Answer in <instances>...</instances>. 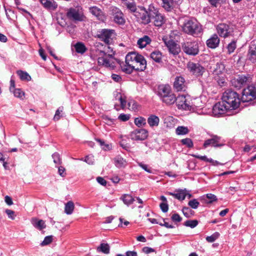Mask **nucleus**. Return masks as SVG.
<instances>
[{"mask_svg": "<svg viewBox=\"0 0 256 256\" xmlns=\"http://www.w3.org/2000/svg\"><path fill=\"white\" fill-rule=\"evenodd\" d=\"M14 93V96L21 100L24 98V92L20 88H15L11 91Z\"/></svg>", "mask_w": 256, "mask_h": 256, "instance_id": "37998d69", "label": "nucleus"}, {"mask_svg": "<svg viewBox=\"0 0 256 256\" xmlns=\"http://www.w3.org/2000/svg\"><path fill=\"white\" fill-rule=\"evenodd\" d=\"M182 50L187 54L196 56L199 52L198 44L196 41L184 42L182 44Z\"/></svg>", "mask_w": 256, "mask_h": 256, "instance_id": "39448f33", "label": "nucleus"}, {"mask_svg": "<svg viewBox=\"0 0 256 256\" xmlns=\"http://www.w3.org/2000/svg\"><path fill=\"white\" fill-rule=\"evenodd\" d=\"M142 251L144 252L145 254H148L150 252H154L155 250H154V249L152 248H149L148 246H145L142 248Z\"/></svg>", "mask_w": 256, "mask_h": 256, "instance_id": "69168bd1", "label": "nucleus"}, {"mask_svg": "<svg viewBox=\"0 0 256 256\" xmlns=\"http://www.w3.org/2000/svg\"><path fill=\"white\" fill-rule=\"evenodd\" d=\"M32 226L37 230L42 231L44 229L46 226L45 222L42 220H39L36 218H32L30 220Z\"/></svg>", "mask_w": 256, "mask_h": 256, "instance_id": "5701e85b", "label": "nucleus"}, {"mask_svg": "<svg viewBox=\"0 0 256 256\" xmlns=\"http://www.w3.org/2000/svg\"><path fill=\"white\" fill-rule=\"evenodd\" d=\"M198 224V221L194 220H188L184 222V225L191 228H195Z\"/></svg>", "mask_w": 256, "mask_h": 256, "instance_id": "de8ad7c7", "label": "nucleus"}, {"mask_svg": "<svg viewBox=\"0 0 256 256\" xmlns=\"http://www.w3.org/2000/svg\"><path fill=\"white\" fill-rule=\"evenodd\" d=\"M172 220L174 222H180L182 220V218L178 214H174L172 216Z\"/></svg>", "mask_w": 256, "mask_h": 256, "instance_id": "e2e57ef3", "label": "nucleus"}, {"mask_svg": "<svg viewBox=\"0 0 256 256\" xmlns=\"http://www.w3.org/2000/svg\"><path fill=\"white\" fill-rule=\"evenodd\" d=\"M134 124L138 127L142 126L146 124V120L142 117L136 118Z\"/></svg>", "mask_w": 256, "mask_h": 256, "instance_id": "49530a36", "label": "nucleus"}, {"mask_svg": "<svg viewBox=\"0 0 256 256\" xmlns=\"http://www.w3.org/2000/svg\"><path fill=\"white\" fill-rule=\"evenodd\" d=\"M216 30L220 37L226 38L232 35L234 28L230 24L222 23L217 26Z\"/></svg>", "mask_w": 256, "mask_h": 256, "instance_id": "0eeeda50", "label": "nucleus"}, {"mask_svg": "<svg viewBox=\"0 0 256 256\" xmlns=\"http://www.w3.org/2000/svg\"><path fill=\"white\" fill-rule=\"evenodd\" d=\"M166 194L170 196H172L175 198H176L180 200H183L186 198L187 194H188V191L186 189H179L176 190L175 192H167Z\"/></svg>", "mask_w": 256, "mask_h": 256, "instance_id": "412c9836", "label": "nucleus"}, {"mask_svg": "<svg viewBox=\"0 0 256 256\" xmlns=\"http://www.w3.org/2000/svg\"><path fill=\"white\" fill-rule=\"evenodd\" d=\"M148 132L145 129H138L132 132L130 134V137L132 140H142L146 138Z\"/></svg>", "mask_w": 256, "mask_h": 256, "instance_id": "2eb2a0df", "label": "nucleus"}, {"mask_svg": "<svg viewBox=\"0 0 256 256\" xmlns=\"http://www.w3.org/2000/svg\"><path fill=\"white\" fill-rule=\"evenodd\" d=\"M97 250L108 254L110 252V246L108 244L102 243L100 246L98 247Z\"/></svg>", "mask_w": 256, "mask_h": 256, "instance_id": "a19ab883", "label": "nucleus"}, {"mask_svg": "<svg viewBox=\"0 0 256 256\" xmlns=\"http://www.w3.org/2000/svg\"><path fill=\"white\" fill-rule=\"evenodd\" d=\"M90 11L99 20L104 21L106 18L105 14L103 13L102 10L97 6H92L90 8Z\"/></svg>", "mask_w": 256, "mask_h": 256, "instance_id": "b1692460", "label": "nucleus"}, {"mask_svg": "<svg viewBox=\"0 0 256 256\" xmlns=\"http://www.w3.org/2000/svg\"><path fill=\"white\" fill-rule=\"evenodd\" d=\"M53 161L56 164L60 165L62 163V160L59 154L55 152L52 155Z\"/></svg>", "mask_w": 256, "mask_h": 256, "instance_id": "603ef678", "label": "nucleus"}, {"mask_svg": "<svg viewBox=\"0 0 256 256\" xmlns=\"http://www.w3.org/2000/svg\"><path fill=\"white\" fill-rule=\"evenodd\" d=\"M183 30L186 33L195 36L201 32L202 28L196 22L190 20L185 23Z\"/></svg>", "mask_w": 256, "mask_h": 256, "instance_id": "423d86ee", "label": "nucleus"}, {"mask_svg": "<svg viewBox=\"0 0 256 256\" xmlns=\"http://www.w3.org/2000/svg\"><path fill=\"white\" fill-rule=\"evenodd\" d=\"M42 4L46 9L56 8V5L54 2H52L48 0H39Z\"/></svg>", "mask_w": 256, "mask_h": 256, "instance_id": "c9c22d12", "label": "nucleus"}, {"mask_svg": "<svg viewBox=\"0 0 256 256\" xmlns=\"http://www.w3.org/2000/svg\"><path fill=\"white\" fill-rule=\"evenodd\" d=\"M174 88L178 92L185 91L186 88L184 78L181 76H176L174 82Z\"/></svg>", "mask_w": 256, "mask_h": 256, "instance_id": "a211bd4d", "label": "nucleus"}, {"mask_svg": "<svg viewBox=\"0 0 256 256\" xmlns=\"http://www.w3.org/2000/svg\"><path fill=\"white\" fill-rule=\"evenodd\" d=\"M188 206L192 208L196 209L200 205V202L196 199H193L189 201Z\"/></svg>", "mask_w": 256, "mask_h": 256, "instance_id": "864d4df0", "label": "nucleus"}, {"mask_svg": "<svg viewBox=\"0 0 256 256\" xmlns=\"http://www.w3.org/2000/svg\"><path fill=\"white\" fill-rule=\"evenodd\" d=\"M74 48L76 49V50L77 52L80 53V54H84L86 52L87 48H86L84 44L81 42H78L74 45Z\"/></svg>", "mask_w": 256, "mask_h": 256, "instance_id": "58836bf2", "label": "nucleus"}, {"mask_svg": "<svg viewBox=\"0 0 256 256\" xmlns=\"http://www.w3.org/2000/svg\"><path fill=\"white\" fill-rule=\"evenodd\" d=\"M97 36L102 41L109 44L112 42L114 30L103 29L101 31L98 32Z\"/></svg>", "mask_w": 256, "mask_h": 256, "instance_id": "9d476101", "label": "nucleus"}, {"mask_svg": "<svg viewBox=\"0 0 256 256\" xmlns=\"http://www.w3.org/2000/svg\"><path fill=\"white\" fill-rule=\"evenodd\" d=\"M128 108L130 110L136 111L138 108V104L134 100H131L128 103Z\"/></svg>", "mask_w": 256, "mask_h": 256, "instance_id": "a18cd8bd", "label": "nucleus"}, {"mask_svg": "<svg viewBox=\"0 0 256 256\" xmlns=\"http://www.w3.org/2000/svg\"><path fill=\"white\" fill-rule=\"evenodd\" d=\"M111 78L116 82H120L122 80V77L120 75L116 74H112Z\"/></svg>", "mask_w": 256, "mask_h": 256, "instance_id": "680f3d73", "label": "nucleus"}, {"mask_svg": "<svg viewBox=\"0 0 256 256\" xmlns=\"http://www.w3.org/2000/svg\"><path fill=\"white\" fill-rule=\"evenodd\" d=\"M84 160L89 164H92L94 163V158L92 156H86Z\"/></svg>", "mask_w": 256, "mask_h": 256, "instance_id": "13d9d810", "label": "nucleus"}, {"mask_svg": "<svg viewBox=\"0 0 256 256\" xmlns=\"http://www.w3.org/2000/svg\"><path fill=\"white\" fill-rule=\"evenodd\" d=\"M114 160L116 166L118 168L125 167L126 166V161L122 157L117 156Z\"/></svg>", "mask_w": 256, "mask_h": 256, "instance_id": "e433bc0d", "label": "nucleus"}, {"mask_svg": "<svg viewBox=\"0 0 256 256\" xmlns=\"http://www.w3.org/2000/svg\"><path fill=\"white\" fill-rule=\"evenodd\" d=\"M63 108H59L56 111L55 115L54 118V120H58L61 117L60 113L62 112Z\"/></svg>", "mask_w": 256, "mask_h": 256, "instance_id": "4d7b16f0", "label": "nucleus"}, {"mask_svg": "<svg viewBox=\"0 0 256 256\" xmlns=\"http://www.w3.org/2000/svg\"><path fill=\"white\" fill-rule=\"evenodd\" d=\"M187 68L190 73L197 76H202L204 72V68L198 63L188 62Z\"/></svg>", "mask_w": 256, "mask_h": 256, "instance_id": "f8f14e48", "label": "nucleus"}, {"mask_svg": "<svg viewBox=\"0 0 256 256\" xmlns=\"http://www.w3.org/2000/svg\"><path fill=\"white\" fill-rule=\"evenodd\" d=\"M160 119L158 116L155 115L150 116L148 119V122L150 126H158Z\"/></svg>", "mask_w": 256, "mask_h": 256, "instance_id": "473e14b6", "label": "nucleus"}, {"mask_svg": "<svg viewBox=\"0 0 256 256\" xmlns=\"http://www.w3.org/2000/svg\"><path fill=\"white\" fill-rule=\"evenodd\" d=\"M151 42V39L148 36H144L142 38H140L137 42V44L140 48H144Z\"/></svg>", "mask_w": 256, "mask_h": 256, "instance_id": "c85d7f7f", "label": "nucleus"}, {"mask_svg": "<svg viewBox=\"0 0 256 256\" xmlns=\"http://www.w3.org/2000/svg\"><path fill=\"white\" fill-rule=\"evenodd\" d=\"M99 65L103 66L110 69H114L116 64H118L122 70L127 74L135 71H144L146 68V61L141 54L136 52H130L126 56L125 62L114 58L112 54H105L103 57L98 58Z\"/></svg>", "mask_w": 256, "mask_h": 256, "instance_id": "f257e3e1", "label": "nucleus"}, {"mask_svg": "<svg viewBox=\"0 0 256 256\" xmlns=\"http://www.w3.org/2000/svg\"><path fill=\"white\" fill-rule=\"evenodd\" d=\"M97 182L102 186H106V181L102 177H98L96 178Z\"/></svg>", "mask_w": 256, "mask_h": 256, "instance_id": "774afa93", "label": "nucleus"}, {"mask_svg": "<svg viewBox=\"0 0 256 256\" xmlns=\"http://www.w3.org/2000/svg\"><path fill=\"white\" fill-rule=\"evenodd\" d=\"M226 69L224 64L220 62L216 64L213 72L214 74L219 76L224 73Z\"/></svg>", "mask_w": 256, "mask_h": 256, "instance_id": "c756f323", "label": "nucleus"}, {"mask_svg": "<svg viewBox=\"0 0 256 256\" xmlns=\"http://www.w3.org/2000/svg\"><path fill=\"white\" fill-rule=\"evenodd\" d=\"M181 142L182 144L186 145L187 147L191 148L193 146L194 144L192 140L190 138H186L182 139Z\"/></svg>", "mask_w": 256, "mask_h": 256, "instance_id": "8fccbe9b", "label": "nucleus"}, {"mask_svg": "<svg viewBox=\"0 0 256 256\" xmlns=\"http://www.w3.org/2000/svg\"><path fill=\"white\" fill-rule=\"evenodd\" d=\"M16 73L20 76V79L22 80L29 81L31 80L30 76L26 72L18 70L16 72Z\"/></svg>", "mask_w": 256, "mask_h": 256, "instance_id": "4c0bfd02", "label": "nucleus"}, {"mask_svg": "<svg viewBox=\"0 0 256 256\" xmlns=\"http://www.w3.org/2000/svg\"><path fill=\"white\" fill-rule=\"evenodd\" d=\"M160 208L164 212H168V206L167 202H162L160 204Z\"/></svg>", "mask_w": 256, "mask_h": 256, "instance_id": "052dcab7", "label": "nucleus"}, {"mask_svg": "<svg viewBox=\"0 0 256 256\" xmlns=\"http://www.w3.org/2000/svg\"><path fill=\"white\" fill-rule=\"evenodd\" d=\"M118 118L122 121L126 122L129 120L130 116L124 114H122L119 116Z\"/></svg>", "mask_w": 256, "mask_h": 256, "instance_id": "0e129e2a", "label": "nucleus"}, {"mask_svg": "<svg viewBox=\"0 0 256 256\" xmlns=\"http://www.w3.org/2000/svg\"><path fill=\"white\" fill-rule=\"evenodd\" d=\"M222 100L230 110L236 109L240 104L238 94L231 90H228L223 93Z\"/></svg>", "mask_w": 256, "mask_h": 256, "instance_id": "f03ea898", "label": "nucleus"}, {"mask_svg": "<svg viewBox=\"0 0 256 256\" xmlns=\"http://www.w3.org/2000/svg\"><path fill=\"white\" fill-rule=\"evenodd\" d=\"M66 169L63 166H59L58 169V172L59 174L62 176L64 177L66 175V173L65 172Z\"/></svg>", "mask_w": 256, "mask_h": 256, "instance_id": "338daca9", "label": "nucleus"}, {"mask_svg": "<svg viewBox=\"0 0 256 256\" xmlns=\"http://www.w3.org/2000/svg\"><path fill=\"white\" fill-rule=\"evenodd\" d=\"M220 236V234L218 232H216L210 236H208L206 238V240L209 242H214Z\"/></svg>", "mask_w": 256, "mask_h": 256, "instance_id": "3c124183", "label": "nucleus"}, {"mask_svg": "<svg viewBox=\"0 0 256 256\" xmlns=\"http://www.w3.org/2000/svg\"><path fill=\"white\" fill-rule=\"evenodd\" d=\"M5 212L8 215V218L10 220H14L15 219L16 215L15 214V212L14 210L10 209H6L5 210Z\"/></svg>", "mask_w": 256, "mask_h": 256, "instance_id": "5fc2aeb1", "label": "nucleus"}, {"mask_svg": "<svg viewBox=\"0 0 256 256\" xmlns=\"http://www.w3.org/2000/svg\"><path fill=\"white\" fill-rule=\"evenodd\" d=\"M248 59L252 62H256V46L251 44L248 54Z\"/></svg>", "mask_w": 256, "mask_h": 256, "instance_id": "bb28decb", "label": "nucleus"}, {"mask_svg": "<svg viewBox=\"0 0 256 256\" xmlns=\"http://www.w3.org/2000/svg\"><path fill=\"white\" fill-rule=\"evenodd\" d=\"M178 108L183 110H189L190 108V104L188 102L186 97L184 95H180L176 97V101L175 102Z\"/></svg>", "mask_w": 256, "mask_h": 256, "instance_id": "6ab92c4d", "label": "nucleus"}, {"mask_svg": "<svg viewBox=\"0 0 256 256\" xmlns=\"http://www.w3.org/2000/svg\"><path fill=\"white\" fill-rule=\"evenodd\" d=\"M182 212L184 216L186 218H190L194 214V211L188 207L184 208Z\"/></svg>", "mask_w": 256, "mask_h": 256, "instance_id": "09e8293b", "label": "nucleus"}, {"mask_svg": "<svg viewBox=\"0 0 256 256\" xmlns=\"http://www.w3.org/2000/svg\"><path fill=\"white\" fill-rule=\"evenodd\" d=\"M114 100H118L120 104V106H119L118 104H114V108L116 110H120V108H122L123 110L126 108V102L124 96L118 92H115L114 93Z\"/></svg>", "mask_w": 256, "mask_h": 256, "instance_id": "f3484780", "label": "nucleus"}, {"mask_svg": "<svg viewBox=\"0 0 256 256\" xmlns=\"http://www.w3.org/2000/svg\"><path fill=\"white\" fill-rule=\"evenodd\" d=\"M220 44V38L216 34H213L209 39L206 40V45L211 48H215L218 47Z\"/></svg>", "mask_w": 256, "mask_h": 256, "instance_id": "393cba45", "label": "nucleus"}, {"mask_svg": "<svg viewBox=\"0 0 256 256\" xmlns=\"http://www.w3.org/2000/svg\"><path fill=\"white\" fill-rule=\"evenodd\" d=\"M52 240V236H47L45 237L44 240L40 244V245L42 246L48 245V244H50V243H51Z\"/></svg>", "mask_w": 256, "mask_h": 256, "instance_id": "6e6d98bb", "label": "nucleus"}, {"mask_svg": "<svg viewBox=\"0 0 256 256\" xmlns=\"http://www.w3.org/2000/svg\"><path fill=\"white\" fill-rule=\"evenodd\" d=\"M150 16V22H152L156 26H161L165 22L164 16L160 14L156 9L152 8V11Z\"/></svg>", "mask_w": 256, "mask_h": 256, "instance_id": "6e6552de", "label": "nucleus"}, {"mask_svg": "<svg viewBox=\"0 0 256 256\" xmlns=\"http://www.w3.org/2000/svg\"><path fill=\"white\" fill-rule=\"evenodd\" d=\"M162 6L167 11H170L173 8V0H162Z\"/></svg>", "mask_w": 256, "mask_h": 256, "instance_id": "ea45409f", "label": "nucleus"}, {"mask_svg": "<svg viewBox=\"0 0 256 256\" xmlns=\"http://www.w3.org/2000/svg\"><path fill=\"white\" fill-rule=\"evenodd\" d=\"M223 146L221 142V138L216 135H212V138L205 140L204 144V147L206 148L209 146L219 147Z\"/></svg>", "mask_w": 256, "mask_h": 256, "instance_id": "dca6fc26", "label": "nucleus"}, {"mask_svg": "<svg viewBox=\"0 0 256 256\" xmlns=\"http://www.w3.org/2000/svg\"><path fill=\"white\" fill-rule=\"evenodd\" d=\"M164 43L168 49L170 53L174 55H176L179 53L180 48L177 44L173 40H164Z\"/></svg>", "mask_w": 256, "mask_h": 256, "instance_id": "aec40b11", "label": "nucleus"}, {"mask_svg": "<svg viewBox=\"0 0 256 256\" xmlns=\"http://www.w3.org/2000/svg\"><path fill=\"white\" fill-rule=\"evenodd\" d=\"M230 110L225 104L222 100V102H218L214 104L212 108V114L214 116H218L219 115L224 114L228 110Z\"/></svg>", "mask_w": 256, "mask_h": 256, "instance_id": "4468645a", "label": "nucleus"}, {"mask_svg": "<svg viewBox=\"0 0 256 256\" xmlns=\"http://www.w3.org/2000/svg\"><path fill=\"white\" fill-rule=\"evenodd\" d=\"M120 199L128 206L132 204L134 200V198L131 195L128 194H122Z\"/></svg>", "mask_w": 256, "mask_h": 256, "instance_id": "7c9ffc66", "label": "nucleus"}, {"mask_svg": "<svg viewBox=\"0 0 256 256\" xmlns=\"http://www.w3.org/2000/svg\"><path fill=\"white\" fill-rule=\"evenodd\" d=\"M74 204L73 202L70 200L65 204L64 212L67 214H71L74 210Z\"/></svg>", "mask_w": 256, "mask_h": 256, "instance_id": "72a5a7b5", "label": "nucleus"}, {"mask_svg": "<svg viewBox=\"0 0 256 256\" xmlns=\"http://www.w3.org/2000/svg\"><path fill=\"white\" fill-rule=\"evenodd\" d=\"M236 40H233L231 42H230L228 44V46H227V49H228V54H230L234 52V50H235V49L236 48Z\"/></svg>", "mask_w": 256, "mask_h": 256, "instance_id": "c03bdc74", "label": "nucleus"}, {"mask_svg": "<svg viewBox=\"0 0 256 256\" xmlns=\"http://www.w3.org/2000/svg\"><path fill=\"white\" fill-rule=\"evenodd\" d=\"M110 12L116 23L120 24H123L125 23L124 14L120 8L112 6L110 8Z\"/></svg>", "mask_w": 256, "mask_h": 256, "instance_id": "ddd939ff", "label": "nucleus"}, {"mask_svg": "<svg viewBox=\"0 0 256 256\" xmlns=\"http://www.w3.org/2000/svg\"><path fill=\"white\" fill-rule=\"evenodd\" d=\"M176 132L178 135H184L188 134L189 130L187 127L179 126L176 128Z\"/></svg>", "mask_w": 256, "mask_h": 256, "instance_id": "79ce46f5", "label": "nucleus"}, {"mask_svg": "<svg viewBox=\"0 0 256 256\" xmlns=\"http://www.w3.org/2000/svg\"><path fill=\"white\" fill-rule=\"evenodd\" d=\"M124 5L131 12H134L137 10L134 0H121Z\"/></svg>", "mask_w": 256, "mask_h": 256, "instance_id": "cd10ccee", "label": "nucleus"}, {"mask_svg": "<svg viewBox=\"0 0 256 256\" xmlns=\"http://www.w3.org/2000/svg\"><path fill=\"white\" fill-rule=\"evenodd\" d=\"M192 156L196 158L200 159L204 162H210V158H208L206 156H200L198 154H193Z\"/></svg>", "mask_w": 256, "mask_h": 256, "instance_id": "bf43d9fd", "label": "nucleus"}, {"mask_svg": "<svg viewBox=\"0 0 256 256\" xmlns=\"http://www.w3.org/2000/svg\"><path fill=\"white\" fill-rule=\"evenodd\" d=\"M151 58L155 62L160 63L162 62V54L158 50H154L152 52L150 56Z\"/></svg>", "mask_w": 256, "mask_h": 256, "instance_id": "2f4dec72", "label": "nucleus"}, {"mask_svg": "<svg viewBox=\"0 0 256 256\" xmlns=\"http://www.w3.org/2000/svg\"><path fill=\"white\" fill-rule=\"evenodd\" d=\"M252 78L250 75H238V78L232 80V84L237 88H240L242 86H245L251 81Z\"/></svg>", "mask_w": 256, "mask_h": 256, "instance_id": "9b49d317", "label": "nucleus"}, {"mask_svg": "<svg viewBox=\"0 0 256 256\" xmlns=\"http://www.w3.org/2000/svg\"><path fill=\"white\" fill-rule=\"evenodd\" d=\"M67 18L74 22L84 21L86 17L84 14V10L80 6L72 7L66 10Z\"/></svg>", "mask_w": 256, "mask_h": 256, "instance_id": "7ed1b4c3", "label": "nucleus"}, {"mask_svg": "<svg viewBox=\"0 0 256 256\" xmlns=\"http://www.w3.org/2000/svg\"><path fill=\"white\" fill-rule=\"evenodd\" d=\"M160 100L167 105H171L176 101V96L172 90H170L166 96L161 98Z\"/></svg>", "mask_w": 256, "mask_h": 256, "instance_id": "4be33fe9", "label": "nucleus"}, {"mask_svg": "<svg viewBox=\"0 0 256 256\" xmlns=\"http://www.w3.org/2000/svg\"><path fill=\"white\" fill-rule=\"evenodd\" d=\"M202 198L205 202L207 204H211L212 202H216L218 200L216 196L212 194H208L204 196Z\"/></svg>", "mask_w": 256, "mask_h": 256, "instance_id": "f704fd0d", "label": "nucleus"}, {"mask_svg": "<svg viewBox=\"0 0 256 256\" xmlns=\"http://www.w3.org/2000/svg\"><path fill=\"white\" fill-rule=\"evenodd\" d=\"M256 98V88L253 86H248L244 88L242 93V100L244 102L251 101Z\"/></svg>", "mask_w": 256, "mask_h": 256, "instance_id": "1a4fd4ad", "label": "nucleus"}, {"mask_svg": "<svg viewBox=\"0 0 256 256\" xmlns=\"http://www.w3.org/2000/svg\"><path fill=\"white\" fill-rule=\"evenodd\" d=\"M170 90H172V89L170 86L168 84L160 85L158 88V95L160 99L164 96H166Z\"/></svg>", "mask_w": 256, "mask_h": 256, "instance_id": "a878e982", "label": "nucleus"}, {"mask_svg": "<svg viewBox=\"0 0 256 256\" xmlns=\"http://www.w3.org/2000/svg\"><path fill=\"white\" fill-rule=\"evenodd\" d=\"M152 8L150 7L148 10L141 6L134 12V15L141 24H147L150 22V15Z\"/></svg>", "mask_w": 256, "mask_h": 256, "instance_id": "20e7f679", "label": "nucleus"}]
</instances>
